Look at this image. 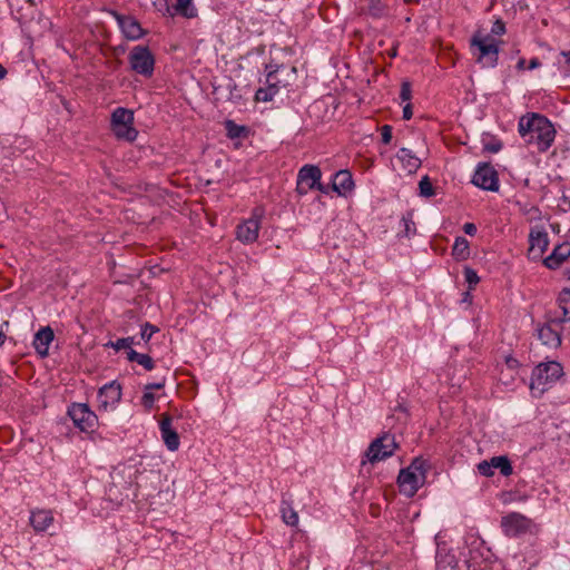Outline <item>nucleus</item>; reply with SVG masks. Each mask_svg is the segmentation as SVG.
Instances as JSON below:
<instances>
[{"instance_id":"37998d69","label":"nucleus","mask_w":570,"mask_h":570,"mask_svg":"<svg viewBox=\"0 0 570 570\" xmlns=\"http://www.w3.org/2000/svg\"><path fill=\"white\" fill-rule=\"evenodd\" d=\"M463 230L465 234L474 236L476 233V226L473 223H465L463 225Z\"/></svg>"},{"instance_id":"3c124183","label":"nucleus","mask_w":570,"mask_h":570,"mask_svg":"<svg viewBox=\"0 0 570 570\" xmlns=\"http://www.w3.org/2000/svg\"><path fill=\"white\" fill-rule=\"evenodd\" d=\"M561 55L566 58V62L570 66V51H562Z\"/></svg>"},{"instance_id":"a211bd4d","label":"nucleus","mask_w":570,"mask_h":570,"mask_svg":"<svg viewBox=\"0 0 570 570\" xmlns=\"http://www.w3.org/2000/svg\"><path fill=\"white\" fill-rule=\"evenodd\" d=\"M55 334L51 327L46 326L40 328L33 337V346L38 354L41 356H47L49 352V346L51 342L53 341Z\"/></svg>"},{"instance_id":"a18cd8bd","label":"nucleus","mask_w":570,"mask_h":570,"mask_svg":"<svg viewBox=\"0 0 570 570\" xmlns=\"http://www.w3.org/2000/svg\"><path fill=\"white\" fill-rule=\"evenodd\" d=\"M412 106L410 102H407L404 107H403V119L405 120H409L412 118Z\"/></svg>"},{"instance_id":"412c9836","label":"nucleus","mask_w":570,"mask_h":570,"mask_svg":"<svg viewBox=\"0 0 570 570\" xmlns=\"http://www.w3.org/2000/svg\"><path fill=\"white\" fill-rule=\"evenodd\" d=\"M53 523V517L51 511L48 510H36L31 512L30 524L37 532L47 531Z\"/></svg>"},{"instance_id":"2f4dec72","label":"nucleus","mask_w":570,"mask_h":570,"mask_svg":"<svg viewBox=\"0 0 570 570\" xmlns=\"http://www.w3.org/2000/svg\"><path fill=\"white\" fill-rule=\"evenodd\" d=\"M520 210L524 216H527L528 220H537L540 218V210L538 207L532 205H522Z\"/></svg>"},{"instance_id":"f704fd0d","label":"nucleus","mask_w":570,"mask_h":570,"mask_svg":"<svg viewBox=\"0 0 570 570\" xmlns=\"http://www.w3.org/2000/svg\"><path fill=\"white\" fill-rule=\"evenodd\" d=\"M478 471L480 474L484 475V476H492L493 475V466L491 465V460L490 461H481L478 465Z\"/></svg>"},{"instance_id":"6e6552de","label":"nucleus","mask_w":570,"mask_h":570,"mask_svg":"<svg viewBox=\"0 0 570 570\" xmlns=\"http://www.w3.org/2000/svg\"><path fill=\"white\" fill-rule=\"evenodd\" d=\"M68 415L81 432H92L98 423L97 415L85 403H72L68 409Z\"/></svg>"},{"instance_id":"39448f33","label":"nucleus","mask_w":570,"mask_h":570,"mask_svg":"<svg viewBox=\"0 0 570 570\" xmlns=\"http://www.w3.org/2000/svg\"><path fill=\"white\" fill-rule=\"evenodd\" d=\"M562 374V367L557 362L539 364L532 373L530 389L543 393Z\"/></svg>"},{"instance_id":"423d86ee","label":"nucleus","mask_w":570,"mask_h":570,"mask_svg":"<svg viewBox=\"0 0 570 570\" xmlns=\"http://www.w3.org/2000/svg\"><path fill=\"white\" fill-rule=\"evenodd\" d=\"M130 68L136 73L149 78L154 73L155 57L146 46H135L128 55Z\"/></svg>"},{"instance_id":"b1692460","label":"nucleus","mask_w":570,"mask_h":570,"mask_svg":"<svg viewBox=\"0 0 570 570\" xmlns=\"http://www.w3.org/2000/svg\"><path fill=\"white\" fill-rule=\"evenodd\" d=\"M452 255L460 261L466 259L470 255L469 242L466 238L459 236L454 240L452 247Z\"/></svg>"},{"instance_id":"a878e982","label":"nucleus","mask_w":570,"mask_h":570,"mask_svg":"<svg viewBox=\"0 0 570 570\" xmlns=\"http://www.w3.org/2000/svg\"><path fill=\"white\" fill-rule=\"evenodd\" d=\"M127 358L130 362H137L139 365L144 366L148 371H151L154 368V361L147 354L138 353L135 350H129L127 352Z\"/></svg>"},{"instance_id":"f03ea898","label":"nucleus","mask_w":570,"mask_h":570,"mask_svg":"<svg viewBox=\"0 0 570 570\" xmlns=\"http://www.w3.org/2000/svg\"><path fill=\"white\" fill-rule=\"evenodd\" d=\"M268 72L266 75V86L257 89L255 99L262 102H268L274 99L278 94L281 87H286L289 78L294 79L296 76V68L292 67L286 69L284 66H267Z\"/></svg>"},{"instance_id":"9b49d317","label":"nucleus","mask_w":570,"mask_h":570,"mask_svg":"<svg viewBox=\"0 0 570 570\" xmlns=\"http://www.w3.org/2000/svg\"><path fill=\"white\" fill-rule=\"evenodd\" d=\"M322 178L321 169L315 165H304L297 174L296 191L304 196L314 189Z\"/></svg>"},{"instance_id":"bb28decb","label":"nucleus","mask_w":570,"mask_h":570,"mask_svg":"<svg viewBox=\"0 0 570 570\" xmlns=\"http://www.w3.org/2000/svg\"><path fill=\"white\" fill-rule=\"evenodd\" d=\"M111 128L117 138L125 139L128 141L135 140L138 134L137 130L132 127V124L112 126Z\"/></svg>"},{"instance_id":"4468645a","label":"nucleus","mask_w":570,"mask_h":570,"mask_svg":"<svg viewBox=\"0 0 570 570\" xmlns=\"http://www.w3.org/2000/svg\"><path fill=\"white\" fill-rule=\"evenodd\" d=\"M121 400V385L117 381H111L101 386L98 391L99 409L108 411L115 409Z\"/></svg>"},{"instance_id":"6ab92c4d","label":"nucleus","mask_w":570,"mask_h":570,"mask_svg":"<svg viewBox=\"0 0 570 570\" xmlns=\"http://www.w3.org/2000/svg\"><path fill=\"white\" fill-rule=\"evenodd\" d=\"M341 196H345L354 188V181L348 170H338L333 176L332 187Z\"/></svg>"},{"instance_id":"f257e3e1","label":"nucleus","mask_w":570,"mask_h":570,"mask_svg":"<svg viewBox=\"0 0 570 570\" xmlns=\"http://www.w3.org/2000/svg\"><path fill=\"white\" fill-rule=\"evenodd\" d=\"M518 131L525 144L535 145L541 153L547 151L556 138V129L552 122L540 114H527L518 124Z\"/></svg>"},{"instance_id":"5fc2aeb1","label":"nucleus","mask_w":570,"mask_h":570,"mask_svg":"<svg viewBox=\"0 0 570 570\" xmlns=\"http://www.w3.org/2000/svg\"><path fill=\"white\" fill-rule=\"evenodd\" d=\"M6 73H7L6 69L2 68V71H1L2 78H4Z\"/></svg>"},{"instance_id":"cd10ccee","label":"nucleus","mask_w":570,"mask_h":570,"mask_svg":"<svg viewBox=\"0 0 570 570\" xmlns=\"http://www.w3.org/2000/svg\"><path fill=\"white\" fill-rule=\"evenodd\" d=\"M491 465L493 466V469H499L500 473L503 476H509L513 472V469H512V465H511L509 459L504 455L493 456L491 459Z\"/></svg>"},{"instance_id":"dca6fc26","label":"nucleus","mask_w":570,"mask_h":570,"mask_svg":"<svg viewBox=\"0 0 570 570\" xmlns=\"http://www.w3.org/2000/svg\"><path fill=\"white\" fill-rule=\"evenodd\" d=\"M115 18L127 39L137 40L142 36L139 22L132 17L115 13Z\"/></svg>"},{"instance_id":"09e8293b","label":"nucleus","mask_w":570,"mask_h":570,"mask_svg":"<svg viewBox=\"0 0 570 570\" xmlns=\"http://www.w3.org/2000/svg\"><path fill=\"white\" fill-rule=\"evenodd\" d=\"M314 189H317L320 190L322 194H328V189L330 187L328 186H325L321 183V180H318V184L315 186Z\"/></svg>"},{"instance_id":"2eb2a0df","label":"nucleus","mask_w":570,"mask_h":570,"mask_svg":"<svg viewBox=\"0 0 570 570\" xmlns=\"http://www.w3.org/2000/svg\"><path fill=\"white\" fill-rule=\"evenodd\" d=\"M159 430L166 448L171 452L177 451L180 444L179 436L176 430L171 426V417L169 415H163L159 423Z\"/></svg>"},{"instance_id":"603ef678","label":"nucleus","mask_w":570,"mask_h":570,"mask_svg":"<svg viewBox=\"0 0 570 570\" xmlns=\"http://www.w3.org/2000/svg\"><path fill=\"white\" fill-rule=\"evenodd\" d=\"M517 363H518V362H517L515 360H508V361H507V364H508V366H509L510 368L514 367V366L517 365Z\"/></svg>"},{"instance_id":"c85d7f7f","label":"nucleus","mask_w":570,"mask_h":570,"mask_svg":"<svg viewBox=\"0 0 570 570\" xmlns=\"http://www.w3.org/2000/svg\"><path fill=\"white\" fill-rule=\"evenodd\" d=\"M558 304L562 311V321L570 320V288H564L558 297Z\"/></svg>"},{"instance_id":"20e7f679","label":"nucleus","mask_w":570,"mask_h":570,"mask_svg":"<svg viewBox=\"0 0 570 570\" xmlns=\"http://www.w3.org/2000/svg\"><path fill=\"white\" fill-rule=\"evenodd\" d=\"M471 46L475 47L478 52V62L483 67L493 68L498 63L499 59V42L492 36H474L471 39Z\"/></svg>"},{"instance_id":"7c9ffc66","label":"nucleus","mask_w":570,"mask_h":570,"mask_svg":"<svg viewBox=\"0 0 570 570\" xmlns=\"http://www.w3.org/2000/svg\"><path fill=\"white\" fill-rule=\"evenodd\" d=\"M420 195L423 197H432L434 195V188L428 176H424L420 183Z\"/></svg>"},{"instance_id":"864d4df0","label":"nucleus","mask_w":570,"mask_h":570,"mask_svg":"<svg viewBox=\"0 0 570 570\" xmlns=\"http://www.w3.org/2000/svg\"><path fill=\"white\" fill-rule=\"evenodd\" d=\"M158 1L160 2L161 7H165L166 9H168L167 0H158Z\"/></svg>"},{"instance_id":"ddd939ff","label":"nucleus","mask_w":570,"mask_h":570,"mask_svg":"<svg viewBox=\"0 0 570 570\" xmlns=\"http://www.w3.org/2000/svg\"><path fill=\"white\" fill-rule=\"evenodd\" d=\"M549 246L548 233L542 227H533L529 234V249L528 256L532 261H538L542 257Z\"/></svg>"},{"instance_id":"a19ab883","label":"nucleus","mask_w":570,"mask_h":570,"mask_svg":"<svg viewBox=\"0 0 570 570\" xmlns=\"http://www.w3.org/2000/svg\"><path fill=\"white\" fill-rule=\"evenodd\" d=\"M502 148V144L498 140H494L492 142H484V149L490 153H498Z\"/></svg>"},{"instance_id":"c756f323","label":"nucleus","mask_w":570,"mask_h":570,"mask_svg":"<svg viewBox=\"0 0 570 570\" xmlns=\"http://www.w3.org/2000/svg\"><path fill=\"white\" fill-rule=\"evenodd\" d=\"M282 518L287 525L295 527L298 523L297 512L288 505L282 507Z\"/></svg>"},{"instance_id":"72a5a7b5","label":"nucleus","mask_w":570,"mask_h":570,"mask_svg":"<svg viewBox=\"0 0 570 570\" xmlns=\"http://www.w3.org/2000/svg\"><path fill=\"white\" fill-rule=\"evenodd\" d=\"M134 344V337H124L118 338L116 342L111 343V346L119 351V350H132L131 345Z\"/></svg>"},{"instance_id":"0eeeda50","label":"nucleus","mask_w":570,"mask_h":570,"mask_svg":"<svg viewBox=\"0 0 570 570\" xmlns=\"http://www.w3.org/2000/svg\"><path fill=\"white\" fill-rule=\"evenodd\" d=\"M396 448L395 436L391 433H383L371 442L365 455L371 463H375L392 456Z\"/></svg>"},{"instance_id":"8fccbe9b","label":"nucleus","mask_w":570,"mask_h":570,"mask_svg":"<svg viewBox=\"0 0 570 570\" xmlns=\"http://www.w3.org/2000/svg\"><path fill=\"white\" fill-rule=\"evenodd\" d=\"M527 67H525V59L524 58H520L518 63H517V69L518 70H524Z\"/></svg>"},{"instance_id":"9d476101","label":"nucleus","mask_w":570,"mask_h":570,"mask_svg":"<svg viewBox=\"0 0 570 570\" xmlns=\"http://www.w3.org/2000/svg\"><path fill=\"white\" fill-rule=\"evenodd\" d=\"M472 183L484 190H499L498 173L491 165L485 163L479 164L473 175Z\"/></svg>"},{"instance_id":"7ed1b4c3","label":"nucleus","mask_w":570,"mask_h":570,"mask_svg":"<svg viewBox=\"0 0 570 570\" xmlns=\"http://www.w3.org/2000/svg\"><path fill=\"white\" fill-rule=\"evenodd\" d=\"M425 461L421 459H415L410 466L401 470L397 478L401 493L413 497L425 482Z\"/></svg>"},{"instance_id":"1a4fd4ad","label":"nucleus","mask_w":570,"mask_h":570,"mask_svg":"<svg viewBox=\"0 0 570 570\" xmlns=\"http://www.w3.org/2000/svg\"><path fill=\"white\" fill-rule=\"evenodd\" d=\"M501 528L507 537L515 538L530 532L532 521L519 512H511L501 519Z\"/></svg>"},{"instance_id":"4c0bfd02","label":"nucleus","mask_w":570,"mask_h":570,"mask_svg":"<svg viewBox=\"0 0 570 570\" xmlns=\"http://www.w3.org/2000/svg\"><path fill=\"white\" fill-rule=\"evenodd\" d=\"M411 94H412V90H411L410 82L404 81L401 86V92H400L401 100L409 101L411 99Z\"/></svg>"},{"instance_id":"aec40b11","label":"nucleus","mask_w":570,"mask_h":570,"mask_svg":"<svg viewBox=\"0 0 570 570\" xmlns=\"http://www.w3.org/2000/svg\"><path fill=\"white\" fill-rule=\"evenodd\" d=\"M570 256V244L556 246L552 253L544 258V265L550 269L558 268Z\"/></svg>"},{"instance_id":"e433bc0d","label":"nucleus","mask_w":570,"mask_h":570,"mask_svg":"<svg viewBox=\"0 0 570 570\" xmlns=\"http://www.w3.org/2000/svg\"><path fill=\"white\" fill-rule=\"evenodd\" d=\"M158 331V328L149 323H146L142 325L141 327V333H140V336L144 341L148 342L151 336L154 335V333H156Z\"/></svg>"},{"instance_id":"79ce46f5","label":"nucleus","mask_w":570,"mask_h":570,"mask_svg":"<svg viewBox=\"0 0 570 570\" xmlns=\"http://www.w3.org/2000/svg\"><path fill=\"white\" fill-rule=\"evenodd\" d=\"M227 127H228L229 136L230 137H238L239 136V131L243 130L242 127L234 126L232 121L227 122Z\"/></svg>"},{"instance_id":"de8ad7c7","label":"nucleus","mask_w":570,"mask_h":570,"mask_svg":"<svg viewBox=\"0 0 570 570\" xmlns=\"http://www.w3.org/2000/svg\"><path fill=\"white\" fill-rule=\"evenodd\" d=\"M402 222L404 224L405 233L406 235H409L411 232V227L414 226V223L405 217H403Z\"/></svg>"},{"instance_id":"f3484780","label":"nucleus","mask_w":570,"mask_h":570,"mask_svg":"<svg viewBox=\"0 0 570 570\" xmlns=\"http://www.w3.org/2000/svg\"><path fill=\"white\" fill-rule=\"evenodd\" d=\"M537 336L548 347H558L561 344L559 331L550 323L538 326Z\"/></svg>"},{"instance_id":"4be33fe9","label":"nucleus","mask_w":570,"mask_h":570,"mask_svg":"<svg viewBox=\"0 0 570 570\" xmlns=\"http://www.w3.org/2000/svg\"><path fill=\"white\" fill-rule=\"evenodd\" d=\"M397 160L409 174L415 173L421 166V159L409 148H401L396 154Z\"/></svg>"},{"instance_id":"49530a36","label":"nucleus","mask_w":570,"mask_h":570,"mask_svg":"<svg viewBox=\"0 0 570 570\" xmlns=\"http://www.w3.org/2000/svg\"><path fill=\"white\" fill-rule=\"evenodd\" d=\"M541 66V62L538 58H532L528 65V69L529 70H533V69H537Z\"/></svg>"},{"instance_id":"f8f14e48","label":"nucleus","mask_w":570,"mask_h":570,"mask_svg":"<svg viewBox=\"0 0 570 570\" xmlns=\"http://www.w3.org/2000/svg\"><path fill=\"white\" fill-rule=\"evenodd\" d=\"M262 214L255 210L248 219L243 220L236 228V238L243 244H253L258 238Z\"/></svg>"},{"instance_id":"ea45409f","label":"nucleus","mask_w":570,"mask_h":570,"mask_svg":"<svg viewBox=\"0 0 570 570\" xmlns=\"http://www.w3.org/2000/svg\"><path fill=\"white\" fill-rule=\"evenodd\" d=\"M491 32L497 36H501L505 32V26L501 20H497L491 29Z\"/></svg>"},{"instance_id":"c03bdc74","label":"nucleus","mask_w":570,"mask_h":570,"mask_svg":"<svg viewBox=\"0 0 570 570\" xmlns=\"http://www.w3.org/2000/svg\"><path fill=\"white\" fill-rule=\"evenodd\" d=\"M165 386V380H161L159 382H155V383H149L145 386L146 390L148 391H153V390H160Z\"/></svg>"},{"instance_id":"393cba45","label":"nucleus","mask_w":570,"mask_h":570,"mask_svg":"<svg viewBox=\"0 0 570 570\" xmlns=\"http://www.w3.org/2000/svg\"><path fill=\"white\" fill-rule=\"evenodd\" d=\"M175 10L187 19L197 17V9L195 8L193 0H176Z\"/></svg>"},{"instance_id":"473e14b6","label":"nucleus","mask_w":570,"mask_h":570,"mask_svg":"<svg viewBox=\"0 0 570 570\" xmlns=\"http://www.w3.org/2000/svg\"><path fill=\"white\" fill-rule=\"evenodd\" d=\"M463 274L470 289H472L480 282V277L478 276L476 272L471 267H465Z\"/></svg>"},{"instance_id":"5701e85b","label":"nucleus","mask_w":570,"mask_h":570,"mask_svg":"<svg viewBox=\"0 0 570 570\" xmlns=\"http://www.w3.org/2000/svg\"><path fill=\"white\" fill-rule=\"evenodd\" d=\"M128 124H134L132 111L121 107L116 108L111 115V127Z\"/></svg>"},{"instance_id":"58836bf2","label":"nucleus","mask_w":570,"mask_h":570,"mask_svg":"<svg viewBox=\"0 0 570 570\" xmlns=\"http://www.w3.org/2000/svg\"><path fill=\"white\" fill-rule=\"evenodd\" d=\"M381 136H382V141L384 144H386V145L390 144L392 140V127L390 125L382 126Z\"/></svg>"},{"instance_id":"c9c22d12","label":"nucleus","mask_w":570,"mask_h":570,"mask_svg":"<svg viewBox=\"0 0 570 570\" xmlns=\"http://www.w3.org/2000/svg\"><path fill=\"white\" fill-rule=\"evenodd\" d=\"M155 403V395L153 392L145 389L142 397H141V404L146 410H151Z\"/></svg>"}]
</instances>
